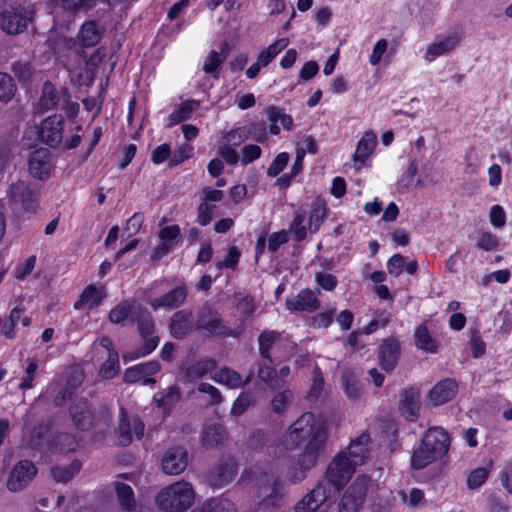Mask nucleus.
<instances>
[{"mask_svg": "<svg viewBox=\"0 0 512 512\" xmlns=\"http://www.w3.org/2000/svg\"><path fill=\"white\" fill-rule=\"evenodd\" d=\"M240 256V250L236 246H231L228 249L226 258L222 261H217L215 266L218 270L235 269L238 265Z\"/></svg>", "mask_w": 512, "mask_h": 512, "instance_id": "obj_55", "label": "nucleus"}, {"mask_svg": "<svg viewBox=\"0 0 512 512\" xmlns=\"http://www.w3.org/2000/svg\"><path fill=\"white\" fill-rule=\"evenodd\" d=\"M160 244L154 249L153 257L161 259L167 255L181 240L180 227L176 224L165 226L159 231Z\"/></svg>", "mask_w": 512, "mask_h": 512, "instance_id": "obj_19", "label": "nucleus"}, {"mask_svg": "<svg viewBox=\"0 0 512 512\" xmlns=\"http://www.w3.org/2000/svg\"><path fill=\"white\" fill-rule=\"evenodd\" d=\"M197 390L200 393H205L209 396L210 405H218L223 401V397L220 390L215 386L211 385L210 383L201 382L198 385Z\"/></svg>", "mask_w": 512, "mask_h": 512, "instance_id": "obj_57", "label": "nucleus"}, {"mask_svg": "<svg viewBox=\"0 0 512 512\" xmlns=\"http://www.w3.org/2000/svg\"><path fill=\"white\" fill-rule=\"evenodd\" d=\"M246 126H241L235 129H232L223 137L222 142L230 144V146L237 147L241 145L243 142L248 140Z\"/></svg>", "mask_w": 512, "mask_h": 512, "instance_id": "obj_54", "label": "nucleus"}, {"mask_svg": "<svg viewBox=\"0 0 512 512\" xmlns=\"http://www.w3.org/2000/svg\"><path fill=\"white\" fill-rule=\"evenodd\" d=\"M34 9L32 6H17L0 13V28L7 34L15 35L27 29L32 21Z\"/></svg>", "mask_w": 512, "mask_h": 512, "instance_id": "obj_8", "label": "nucleus"}, {"mask_svg": "<svg viewBox=\"0 0 512 512\" xmlns=\"http://www.w3.org/2000/svg\"><path fill=\"white\" fill-rule=\"evenodd\" d=\"M78 447V441L74 435L68 433H60L53 438L49 447L52 453H69Z\"/></svg>", "mask_w": 512, "mask_h": 512, "instance_id": "obj_40", "label": "nucleus"}, {"mask_svg": "<svg viewBox=\"0 0 512 512\" xmlns=\"http://www.w3.org/2000/svg\"><path fill=\"white\" fill-rule=\"evenodd\" d=\"M15 91L16 86L13 78L6 73H0V101H10L14 96Z\"/></svg>", "mask_w": 512, "mask_h": 512, "instance_id": "obj_49", "label": "nucleus"}, {"mask_svg": "<svg viewBox=\"0 0 512 512\" xmlns=\"http://www.w3.org/2000/svg\"><path fill=\"white\" fill-rule=\"evenodd\" d=\"M283 495V485L278 479H275L271 483L263 485L262 487L259 488L257 492L259 504L271 507L280 506L283 499Z\"/></svg>", "mask_w": 512, "mask_h": 512, "instance_id": "obj_25", "label": "nucleus"}, {"mask_svg": "<svg viewBox=\"0 0 512 512\" xmlns=\"http://www.w3.org/2000/svg\"><path fill=\"white\" fill-rule=\"evenodd\" d=\"M305 215L297 213L290 225V231L294 233V238L297 241H302L307 236V230L304 226Z\"/></svg>", "mask_w": 512, "mask_h": 512, "instance_id": "obj_58", "label": "nucleus"}, {"mask_svg": "<svg viewBox=\"0 0 512 512\" xmlns=\"http://www.w3.org/2000/svg\"><path fill=\"white\" fill-rule=\"evenodd\" d=\"M137 307L133 303L123 301L110 311L109 320L114 324H124L128 318L134 319Z\"/></svg>", "mask_w": 512, "mask_h": 512, "instance_id": "obj_41", "label": "nucleus"}, {"mask_svg": "<svg viewBox=\"0 0 512 512\" xmlns=\"http://www.w3.org/2000/svg\"><path fill=\"white\" fill-rule=\"evenodd\" d=\"M258 377L273 389L281 386V381L276 370L270 366L260 365L258 369Z\"/></svg>", "mask_w": 512, "mask_h": 512, "instance_id": "obj_53", "label": "nucleus"}, {"mask_svg": "<svg viewBox=\"0 0 512 512\" xmlns=\"http://www.w3.org/2000/svg\"><path fill=\"white\" fill-rule=\"evenodd\" d=\"M52 168L51 153L47 148L34 151L29 158L30 174L40 180L49 177Z\"/></svg>", "mask_w": 512, "mask_h": 512, "instance_id": "obj_20", "label": "nucleus"}, {"mask_svg": "<svg viewBox=\"0 0 512 512\" xmlns=\"http://www.w3.org/2000/svg\"><path fill=\"white\" fill-rule=\"evenodd\" d=\"M370 443V436L366 433L361 434L355 440H353L348 448L344 450L346 452V459L355 468L363 465L369 456L368 445Z\"/></svg>", "mask_w": 512, "mask_h": 512, "instance_id": "obj_22", "label": "nucleus"}, {"mask_svg": "<svg viewBox=\"0 0 512 512\" xmlns=\"http://www.w3.org/2000/svg\"><path fill=\"white\" fill-rule=\"evenodd\" d=\"M74 425L81 430H88L94 421V413L86 400H79L70 408Z\"/></svg>", "mask_w": 512, "mask_h": 512, "instance_id": "obj_28", "label": "nucleus"}, {"mask_svg": "<svg viewBox=\"0 0 512 512\" xmlns=\"http://www.w3.org/2000/svg\"><path fill=\"white\" fill-rule=\"evenodd\" d=\"M195 327L213 336L237 337L240 334L230 328L217 311L210 308H203L200 311Z\"/></svg>", "mask_w": 512, "mask_h": 512, "instance_id": "obj_10", "label": "nucleus"}, {"mask_svg": "<svg viewBox=\"0 0 512 512\" xmlns=\"http://www.w3.org/2000/svg\"><path fill=\"white\" fill-rule=\"evenodd\" d=\"M419 409V393L413 389L403 391L399 404L401 415L408 421H414L419 415Z\"/></svg>", "mask_w": 512, "mask_h": 512, "instance_id": "obj_30", "label": "nucleus"}, {"mask_svg": "<svg viewBox=\"0 0 512 512\" xmlns=\"http://www.w3.org/2000/svg\"><path fill=\"white\" fill-rule=\"evenodd\" d=\"M210 378L213 381L226 385L232 389L243 387L249 382V378L243 380L242 376L238 372L228 367L221 368L213 375H211Z\"/></svg>", "mask_w": 512, "mask_h": 512, "instance_id": "obj_33", "label": "nucleus"}, {"mask_svg": "<svg viewBox=\"0 0 512 512\" xmlns=\"http://www.w3.org/2000/svg\"><path fill=\"white\" fill-rule=\"evenodd\" d=\"M160 364L157 361H148L129 367L124 372V381L127 383L140 382L144 385L154 384L153 376L160 371Z\"/></svg>", "mask_w": 512, "mask_h": 512, "instance_id": "obj_16", "label": "nucleus"}, {"mask_svg": "<svg viewBox=\"0 0 512 512\" xmlns=\"http://www.w3.org/2000/svg\"><path fill=\"white\" fill-rule=\"evenodd\" d=\"M188 465V453L182 447L168 449L162 457L161 468L167 475H179Z\"/></svg>", "mask_w": 512, "mask_h": 512, "instance_id": "obj_17", "label": "nucleus"}, {"mask_svg": "<svg viewBox=\"0 0 512 512\" xmlns=\"http://www.w3.org/2000/svg\"><path fill=\"white\" fill-rule=\"evenodd\" d=\"M118 441L122 446L128 445L132 440L131 422L122 410L117 429Z\"/></svg>", "mask_w": 512, "mask_h": 512, "instance_id": "obj_47", "label": "nucleus"}, {"mask_svg": "<svg viewBox=\"0 0 512 512\" xmlns=\"http://www.w3.org/2000/svg\"><path fill=\"white\" fill-rule=\"evenodd\" d=\"M450 438L448 433L441 427L429 428L420 445L414 449L411 456V467L414 470H421L428 465L440 460L448 452Z\"/></svg>", "mask_w": 512, "mask_h": 512, "instance_id": "obj_1", "label": "nucleus"}, {"mask_svg": "<svg viewBox=\"0 0 512 512\" xmlns=\"http://www.w3.org/2000/svg\"><path fill=\"white\" fill-rule=\"evenodd\" d=\"M406 258L400 254H394L387 262V270L392 276H399L404 270Z\"/></svg>", "mask_w": 512, "mask_h": 512, "instance_id": "obj_64", "label": "nucleus"}, {"mask_svg": "<svg viewBox=\"0 0 512 512\" xmlns=\"http://www.w3.org/2000/svg\"><path fill=\"white\" fill-rule=\"evenodd\" d=\"M287 309L290 311L313 312L318 309L319 301L317 295L310 289L301 290L296 296L287 298Z\"/></svg>", "mask_w": 512, "mask_h": 512, "instance_id": "obj_26", "label": "nucleus"}, {"mask_svg": "<svg viewBox=\"0 0 512 512\" xmlns=\"http://www.w3.org/2000/svg\"><path fill=\"white\" fill-rule=\"evenodd\" d=\"M317 435L326 440L324 427L317 423L314 414L306 412L289 426L282 437V446L285 450H294L303 443L312 442Z\"/></svg>", "mask_w": 512, "mask_h": 512, "instance_id": "obj_2", "label": "nucleus"}, {"mask_svg": "<svg viewBox=\"0 0 512 512\" xmlns=\"http://www.w3.org/2000/svg\"><path fill=\"white\" fill-rule=\"evenodd\" d=\"M325 441L317 435L312 442L305 444L303 451L298 456L297 466L290 474V480L293 483L301 482L306 477V472L316 465L320 454L324 450Z\"/></svg>", "mask_w": 512, "mask_h": 512, "instance_id": "obj_6", "label": "nucleus"}, {"mask_svg": "<svg viewBox=\"0 0 512 512\" xmlns=\"http://www.w3.org/2000/svg\"><path fill=\"white\" fill-rule=\"evenodd\" d=\"M355 470L356 468L347 461L346 452L340 451L330 462L321 482H325V486L330 487L336 494L348 483Z\"/></svg>", "mask_w": 512, "mask_h": 512, "instance_id": "obj_5", "label": "nucleus"}, {"mask_svg": "<svg viewBox=\"0 0 512 512\" xmlns=\"http://www.w3.org/2000/svg\"><path fill=\"white\" fill-rule=\"evenodd\" d=\"M461 39L462 33L459 31H453L444 37L437 38L428 45L424 55L425 60L432 62L440 56L449 54L458 47Z\"/></svg>", "mask_w": 512, "mask_h": 512, "instance_id": "obj_15", "label": "nucleus"}, {"mask_svg": "<svg viewBox=\"0 0 512 512\" xmlns=\"http://www.w3.org/2000/svg\"><path fill=\"white\" fill-rule=\"evenodd\" d=\"M490 469L486 467H478L470 472L467 478V486L469 489H477L481 487L487 480Z\"/></svg>", "mask_w": 512, "mask_h": 512, "instance_id": "obj_50", "label": "nucleus"}, {"mask_svg": "<svg viewBox=\"0 0 512 512\" xmlns=\"http://www.w3.org/2000/svg\"><path fill=\"white\" fill-rule=\"evenodd\" d=\"M201 440L205 447H216L227 440V432L221 424H211L203 430Z\"/></svg>", "mask_w": 512, "mask_h": 512, "instance_id": "obj_35", "label": "nucleus"}, {"mask_svg": "<svg viewBox=\"0 0 512 512\" xmlns=\"http://www.w3.org/2000/svg\"><path fill=\"white\" fill-rule=\"evenodd\" d=\"M10 203L19 205L26 213H35L39 206V191L24 181L11 184L8 191Z\"/></svg>", "mask_w": 512, "mask_h": 512, "instance_id": "obj_9", "label": "nucleus"}, {"mask_svg": "<svg viewBox=\"0 0 512 512\" xmlns=\"http://www.w3.org/2000/svg\"><path fill=\"white\" fill-rule=\"evenodd\" d=\"M367 493L366 479H357L343 494L338 503V512H359Z\"/></svg>", "mask_w": 512, "mask_h": 512, "instance_id": "obj_12", "label": "nucleus"}, {"mask_svg": "<svg viewBox=\"0 0 512 512\" xmlns=\"http://www.w3.org/2000/svg\"><path fill=\"white\" fill-rule=\"evenodd\" d=\"M217 361L212 358H203L191 364L185 371V377L190 381H196L212 373L217 368Z\"/></svg>", "mask_w": 512, "mask_h": 512, "instance_id": "obj_34", "label": "nucleus"}, {"mask_svg": "<svg viewBox=\"0 0 512 512\" xmlns=\"http://www.w3.org/2000/svg\"><path fill=\"white\" fill-rule=\"evenodd\" d=\"M81 467V462L79 460H74L67 467H53L51 469V475L56 482L66 483L80 471Z\"/></svg>", "mask_w": 512, "mask_h": 512, "instance_id": "obj_43", "label": "nucleus"}, {"mask_svg": "<svg viewBox=\"0 0 512 512\" xmlns=\"http://www.w3.org/2000/svg\"><path fill=\"white\" fill-rule=\"evenodd\" d=\"M119 356L117 351L111 350L106 361L102 364L99 374L104 379H112L119 372Z\"/></svg>", "mask_w": 512, "mask_h": 512, "instance_id": "obj_46", "label": "nucleus"}, {"mask_svg": "<svg viewBox=\"0 0 512 512\" xmlns=\"http://www.w3.org/2000/svg\"><path fill=\"white\" fill-rule=\"evenodd\" d=\"M193 327L194 321L191 311L183 309L172 315L169 328L173 337L182 339L192 331Z\"/></svg>", "mask_w": 512, "mask_h": 512, "instance_id": "obj_24", "label": "nucleus"}, {"mask_svg": "<svg viewBox=\"0 0 512 512\" xmlns=\"http://www.w3.org/2000/svg\"><path fill=\"white\" fill-rule=\"evenodd\" d=\"M39 110L42 112L60 107L68 109V113L74 115L78 112V104L70 103L65 92H59L50 82H45L42 95L38 101Z\"/></svg>", "mask_w": 512, "mask_h": 512, "instance_id": "obj_11", "label": "nucleus"}, {"mask_svg": "<svg viewBox=\"0 0 512 512\" xmlns=\"http://www.w3.org/2000/svg\"><path fill=\"white\" fill-rule=\"evenodd\" d=\"M187 288L185 285H180L162 296L151 298L148 303L154 310L164 309L172 310L180 307L187 299Z\"/></svg>", "mask_w": 512, "mask_h": 512, "instance_id": "obj_18", "label": "nucleus"}, {"mask_svg": "<svg viewBox=\"0 0 512 512\" xmlns=\"http://www.w3.org/2000/svg\"><path fill=\"white\" fill-rule=\"evenodd\" d=\"M458 392L456 380L446 378L436 383L429 392V400L434 406L443 405L451 401Z\"/></svg>", "mask_w": 512, "mask_h": 512, "instance_id": "obj_21", "label": "nucleus"}, {"mask_svg": "<svg viewBox=\"0 0 512 512\" xmlns=\"http://www.w3.org/2000/svg\"><path fill=\"white\" fill-rule=\"evenodd\" d=\"M290 156L287 152L279 153L272 161L267 169L269 177H276L280 174L289 162Z\"/></svg>", "mask_w": 512, "mask_h": 512, "instance_id": "obj_56", "label": "nucleus"}, {"mask_svg": "<svg viewBox=\"0 0 512 512\" xmlns=\"http://www.w3.org/2000/svg\"><path fill=\"white\" fill-rule=\"evenodd\" d=\"M388 48V41L386 39H379L369 55V63L372 66H377Z\"/></svg>", "mask_w": 512, "mask_h": 512, "instance_id": "obj_62", "label": "nucleus"}, {"mask_svg": "<svg viewBox=\"0 0 512 512\" xmlns=\"http://www.w3.org/2000/svg\"><path fill=\"white\" fill-rule=\"evenodd\" d=\"M235 305L237 309L244 315L248 316L255 311L254 299L250 295L241 296L240 294L235 296Z\"/></svg>", "mask_w": 512, "mask_h": 512, "instance_id": "obj_63", "label": "nucleus"}, {"mask_svg": "<svg viewBox=\"0 0 512 512\" xmlns=\"http://www.w3.org/2000/svg\"><path fill=\"white\" fill-rule=\"evenodd\" d=\"M199 107L198 100L188 99L181 102L168 116L167 127L170 128L188 120Z\"/></svg>", "mask_w": 512, "mask_h": 512, "instance_id": "obj_31", "label": "nucleus"}, {"mask_svg": "<svg viewBox=\"0 0 512 512\" xmlns=\"http://www.w3.org/2000/svg\"><path fill=\"white\" fill-rule=\"evenodd\" d=\"M259 354L270 364L286 359L292 355L293 345L286 341L279 332L263 330L259 337Z\"/></svg>", "mask_w": 512, "mask_h": 512, "instance_id": "obj_4", "label": "nucleus"}, {"mask_svg": "<svg viewBox=\"0 0 512 512\" xmlns=\"http://www.w3.org/2000/svg\"><path fill=\"white\" fill-rule=\"evenodd\" d=\"M218 154L228 163L229 165H235L239 161V155L235 150V147L230 144L220 142L218 144Z\"/></svg>", "mask_w": 512, "mask_h": 512, "instance_id": "obj_59", "label": "nucleus"}, {"mask_svg": "<svg viewBox=\"0 0 512 512\" xmlns=\"http://www.w3.org/2000/svg\"><path fill=\"white\" fill-rule=\"evenodd\" d=\"M117 502L123 511L132 512L136 507L134 492L131 486L122 482L115 483Z\"/></svg>", "mask_w": 512, "mask_h": 512, "instance_id": "obj_38", "label": "nucleus"}, {"mask_svg": "<svg viewBox=\"0 0 512 512\" xmlns=\"http://www.w3.org/2000/svg\"><path fill=\"white\" fill-rule=\"evenodd\" d=\"M133 320L138 323V329L143 338L151 336L154 332V322L150 313L142 307H137V313Z\"/></svg>", "mask_w": 512, "mask_h": 512, "instance_id": "obj_44", "label": "nucleus"}, {"mask_svg": "<svg viewBox=\"0 0 512 512\" xmlns=\"http://www.w3.org/2000/svg\"><path fill=\"white\" fill-rule=\"evenodd\" d=\"M97 0H61L64 10L77 13L87 12L96 6Z\"/></svg>", "mask_w": 512, "mask_h": 512, "instance_id": "obj_48", "label": "nucleus"}, {"mask_svg": "<svg viewBox=\"0 0 512 512\" xmlns=\"http://www.w3.org/2000/svg\"><path fill=\"white\" fill-rule=\"evenodd\" d=\"M262 149L255 144H249L242 148L241 162L243 165H248L260 158Z\"/></svg>", "mask_w": 512, "mask_h": 512, "instance_id": "obj_61", "label": "nucleus"}, {"mask_svg": "<svg viewBox=\"0 0 512 512\" xmlns=\"http://www.w3.org/2000/svg\"><path fill=\"white\" fill-rule=\"evenodd\" d=\"M64 118L62 115H51L45 118L37 128L38 138L41 142L55 147L62 142Z\"/></svg>", "mask_w": 512, "mask_h": 512, "instance_id": "obj_13", "label": "nucleus"}, {"mask_svg": "<svg viewBox=\"0 0 512 512\" xmlns=\"http://www.w3.org/2000/svg\"><path fill=\"white\" fill-rule=\"evenodd\" d=\"M400 356V345L395 338L384 339L379 348V364L383 370H394Z\"/></svg>", "mask_w": 512, "mask_h": 512, "instance_id": "obj_23", "label": "nucleus"}, {"mask_svg": "<svg viewBox=\"0 0 512 512\" xmlns=\"http://www.w3.org/2000/svg\"><path fill=\"white\" fill-rule=\"evenodd\" d=\"M106 293L103 287L88 285L82 292L80 299L74 304L76 310H80L85 306L89 308L97 307L105 298Z\"/></svg>", "mask_w": 512, "mask_h": 512, "instance_id": "obj_32", "label": "nucleus"}, {"mask_svg": "<svg viewBox=\"0 0 512 512\" xmlns=\"http://www.w3.org/2000/svg\"><path fill=\"white\" fill-rule=\"evenodd\" d=\"M415 340L418 348L430 353L436 352L437 342L425 326H419L415 330Z\"/></svg>", "mask_w": 512, "mask_h": 512, "instance_id": "obj_45", "label": "nucleus"}, {"mask_svg": "<svg viewBox=\"0 0 512 512\" xmlns=\"http://www.w3.org/2000/svg\"><path fill=\"white\" fill-rule=\"evenodd\" d=\"M226 47L227 44H224L222 46L221 52H217L215 50L210 51L209 54L204 59L202 69L206 74L211 75L214 79L219 78L220 67L226 60Z\"/></svg>", "mask_w": 512, "mask_h": 512, "instance_id": "obj_36", "label": "nucleus"}, {"mask_svg": "<svg viewBox=\"0 0 512 512\" xmlns=\"http://www.w3.org/2000/svg\"><path fill=\"white\" fill-rule=\"evenodd\" d=\"M268 119L270 122H280L283 128L290 130L293 126V118L286 114L283 109L277 107H269L267 110Z\"/></svg>", "mask_w": 512, "mask_h": 512, "instance_id": "obj_51", "label": "nucleus"}, {"mask_svg": "<svg viewBox=\"0 0 512 512\" xmlns=\"http://www.w3.org/2000/svg\"><path fill=\"white\" fill-rule=\"evenodd\" d=\"M37 473L35 465L29 460L18 462L11 470L7 488L12 492L23 490Z\"/></svg>", "mask_w": 512, "mask_h": 512, "instance_id": "obj_14", "label": "nucleus"}, {"mask_svg": "<svg viewBox=\"0 0 512 512\" xmlns=\"http://www.w3.org/2000/svg\"><path fill=\"white\" fill-rule=\"evenodd\" d=\"M194 499L195 492L192 485L181 480L161 490L156 497V502L162 510L184 512L192 506Z\"/></svg>", "mask_w": 512, "mask_h": 512, "instance_id": "obj_3", "label": "nucleus"}, {"mask_svg": "<svg viewBox=\"0 0 512 512\" xmlns=\"http://www.w3.org/2000/svg\"><path fill=\"white\" fill-rule=\"evenodd\" d=\"M330 487L325 486V482H319L318 485L305 495L295 507L296 512H327L335 497Z\"/></svg>", "mask_w": 512, "mask_h": 512, "instance_id": "obj_7", "label": "nucleus"}, {"mask_svg": "<svg viewBox=\"0 0 512 512\" xmlns=\"http://www.w3.org/2000/svg\"><path fill=\"white\" fill-rule=\"evenodd\" d=\"M104 33V28L94 20L86 21L82 24L77 40L83 47H93L99 43Z\"/></svg>", "mask_w": 512, "mask_h": 512, "instance_id": "obj_29", "label": "nucleus"}, {"mask_svg": "<svg viewBox=\"0 0 512 512\" xmlns=\"http://www.w3.org/2000/svg\"><path fill=\"white\" fill-rule=\"evenodd\" d=\"M158 343H159L158 337H151L150 339L146 340L145 345L142 348H140L137 352H135L134 355L125 354V355H123V358L126 361H131V360L146 356L156 349Z\"/></svg>", "mask_w": 512, "mask_h": 512, "instance_id": "obj_60", "label": "nucleus"}, {"mask_svg": "<svg viewBox=\"0 0 512 512\" xmlns=\"http://www.w3.org/2000/svg\"><path fill=\"white\" fill-rule=\"evenodd\" d=\"M153 399L157 403L158 407L168 413L180 399L179 388L175 385L170 386L155 394Z\"/></svg>", "mask_w": 512, "mask_h": 512, "instance_id": "obj_39", "label": "nucleus"}, {"mask_svg": "<svg viewBox=\"0 0 512 512\" xmlns=\"http://www.w3.org/2000/svg\"><path fill=\"white\" fill-rule=\"evenodd\" d=\"M342 387L345 395L351 399L356 400L362 393V386L359 376L352 370H344L341 375Z\"/></svg>", "mask_w": 512, "mask_h": 512, "instance_id": "obj_37", "label": "nucleus"}, {"mask_svg": "<svg viewBox=\"0 0 512 512\" xmlns=\"http://www.w3.org/2000/svg\"><path fill=\"white\" fill-rule=\"evenodd\" d=\"M377 144L376 134L372 131H366L357 143L353 160L357 170H360L366 160L374 151Z\"/></svg>", "mask_w": 512, "mask_h": 512, "instance_id": "obj_27", "label": "nucleus"}, {"mask_svg": "<svg viewBox=\"0 0 512 512\" xmlns=\"http://www.w3.org/2000/svg\"><path fill=\"white\" fill-rule=\"evenodd\" d=\"M27 366L25 368L24 376L19 384L20 389H31L33 387V381L35 379L36 370L38 368V361L34 358H28L26 360Z\"/></svg>", "mask_w": 512, "mask_h": 512, "instance_id": "obj_52", "label": "nucleus"}, {"mask_svg": "<svg viewBox=\"0 0 512 512\" xmlns=\"http://www.w3.org/2000/svg\"><path fill=\"white\" fill-rule=\"evenodd\" d=\"M289 43L290 41L288 38H279L268 47L263 48L260 51L257 59L266 67L276 58L279 53H281L289 45Z\"/></svg>", "mask_w": 512, "mask_h": 512, "instance_id": "obj_42", "label": "nucleus"}]
</instances>
